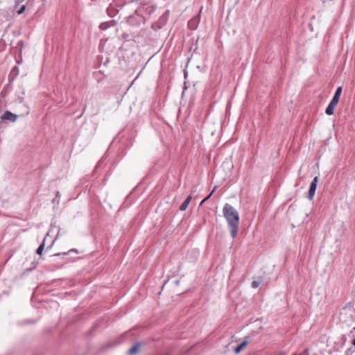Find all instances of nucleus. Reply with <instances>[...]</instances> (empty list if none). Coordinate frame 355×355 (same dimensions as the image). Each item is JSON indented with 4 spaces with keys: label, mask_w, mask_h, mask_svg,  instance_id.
Here are the masks:
<instances>
[{
    "label": "nucleus",
    "mask_w": 355,
    "mask_h": 355,
    "mask_svg": "<svg viewBox=\"0 0 355 355\" xmlns=\"http://www.w3.org/2000/svg\"><path fill=\"white\" fill-rule=\"evenodd\" d=\"M223 213L227 222L231 236L232 238H235L239 230L240 221L239 214L237 210L228 203L225 204L223 209Z\"/></svg>",
    "instance_id": "f257e3e1"
},
{
    "label": "nucleus",
    "mask_w": 355,
    "mask_h": 355,
    "mask_svg": "<svg viewBox=\"0 0 355 355\" xmlns=\"http://www.w3.org/2000/svg\"><path fill=\"white\" fill-rule=\"evenodd\" d=\"M318 181V177H315L314 179L312 180V182L311 183L309 191V198L310 200H312L313 196H314V195H315L316 187H317Z\"/></svg>",
    "instance_id": "f03ea898"
},
{
    "label": "nucleus",
    "mask_w": 355,
    "mask_h": 355,
    "mask_svg": "<svg viewBox=\"0 0 355 355\" xmlns=\"http://www.w3.org/2000/svg\"><path fill=\"white\" fill-rule=\"evenodd\" d=\"M1 118L2 120H8L14 122L16 121L17 116L16 114H14L9 111H6Z\"/></svg>",
    "instance_id": "7ed1b4c3"
},
{
    "label": "nucleus",
    "mask_w": 355,
    "mask_h": 355,
    "mask_svg": "<svg viewBox=\"0 0 355 355\" xmlns=\"http://www.w3.org/2000/svg\"><path fill=\"white\" fill-rule=\"evenodd\" d=\"M342 87H338L334 94V96L333 97V98L331 99V102L336 104V105H338V101H339V99H340V95H341V93H342Z\"/></svg>",
    "instance_id": "20e7f679"
},
{
    "label": "nucleus",
    "mask_w": 355,
    "mask_h": 355,
    "mask_svg": "<svg viewBox=\"0 0 355 355\" xmlns=\"http://www.w3.org/2000/svg\"><path fill=\"white\" fill-rule=\"evenodd\" d=\"M108 42V39H105V40H101V42H100V44H99V49H100V51L101 53H105L107 54H109V46H105V43Z\"/></svg>",
    "instance_id": "39448f33"
},
{
    "label": "nucleus",
    "mask_w": 355,
    "mask_h": 355,
    "mask_svg": "<svg viewBox=\"0 0 355 355\" xmlns=\"http://www.w3.org/2000/svg\"><path fill=\"white\" fill-rule=\"evenodd\" d=\"M337 105L330 102L327 107L326 108L325 112L327 115H332L334 112V109Z\"/></svg>",
    "instance_id": "423d86ee"
},
{
    "label": "nucleus",
    "mask_w": 355,
    "mask_h": 355,
    "mask_svg": "<svg viewBox=\"0 0 355 355\" xmlns=\"http://www.w3.org/2000/svg\"><path fill=\"white\" fill-rule=\"evenodd\" d=\"M198 24V20L197 19H192L188 22V27L191 30H195Z\"/></svg>",
    "instance_id": "0eeeda50"
},
{
    "label": "nucleus",
    "mask_w": 355,
    "mask_h": 355,
    "mask_svg": "<svg viewBox=\"0 0 355 355\" xmlns=\"http://www.w3.org/2000/svg\"><path fill=\"white\" fill-rule=\"evenodd\" d=\"M192 197L191 196H189L186 200H184V202L181 205L180 207V209L181 211H184L187 209V208L188 207V205L191 202V200Z\"/></svg>",
    "instance_id": "6e6552de"
},
{
    "label": "nucleus",
    "mask_w": 355,
    "mask_h": 355,
    "mask_svg": "<svg viewBox=\"0 0 355 355\" xmlns=\"http://www.w3.org/2000/svg\"><path fill=\"white\" fill-rule=\"evenodd\" d=\"M139 347H140V345L139 344H137V345L132 346L129 349V352H128L129 354H130V355L135 354L136 353H137L139 352Z\"/></svg>",
    "instance_id": "1a4fd4ad"
},
{
    "label": "nucleus",
    "mask_w": 355,
    "mask_h": 355,
    "mask_svg": "<svg viewBox=\"0 0 355 355\" xmlns=\"http://www.w3.org/2000/svg\"><path fill=\"white\" fill-rule=\"evenodd\" d=\"M248 343L247 341L242 342L240 345H239L234 349L235 353H239L244 347H246Z\"/></svg>",
    "instance_id": "9d476101"
},
{
    "label": "nucleus",
    "mask_w": 355,
    "mask_h": 355,
    "mask_svg": "<svg viewBox=\"0 0 355 355\" xmlns=\"http://www.w3.org/2000/svg\"><path fill=\"white\" fill-rule=\"evenodd\" d=\"M44 245H45V241L44 240L37 250V254L41 255L42 254L43 250L44 248Z\"/></svg>",
    "instance_id": "9b49d317"
},
{
    "label": "nucleus",
    "mask_w": 355,
    "mask_h": 355,
    "mask_svg": "<svg viewBox=\"0 0 355 355\" xmlns=\"http://www.w3.org/2000/svg\"><path fill=\"white\" fill-rule=\"evenodd\" d=\"M110 22L107 21V22L101 23L99 26V28L101 30H106L110 27Z\"/></svg>",
    "instance_id": "f8f14e48"
},
{
    "label": "nucleus",
    "mask_w": 355,
    "mask_h": 355,
    "mask_svg": "<svg viewBox=\"0 0 355 355\" xmlns=\"http://www.w3.org/2000/svg\"><path fill=\"white\" fill-rule=\"evenodd\" d=\"M26 10V6L25 5H23L21 6V8H19V10L17 11V13L19 15H21Z\"/></svg>",
    "instance_id": "ddd939ff"
},
{
    "label": "nucleus",
    "mask_w": 355,
    "mask_h": 355,
    "mask_svg": "<svg viewBox=\"0 0 355 355\" xmlns=\"http://www.w3.org/2000/svg\"><path fill=\"white\" fill-rule=\"evenodd\" d=\"M216 187H214V189L212 190L211 193L207 197H206L205 199L202 200V201L201 202V204H202L204 202H205L206 200H207L210 198V196L213 194V193L216 190Z\"/></svg>",
    "instance_id": "4468645a"
},
{
    "label": "nucleus",
    "mask_w": 355,
    "mask_h": 355,
    "mask_svg": "<svg viewBox=\"0 0 355 355\" xmlns=\"http://www.w3.org/2000/svg\"><path fill=\"white\" fill-rule=\"evenodd\" d=\"M259 286V282L257 281H253L252 283V287L256 288Z\"/></svg>",
    "instance_id": "2eb2a0df"
},
{
    "label": "nucleus",
    "mask_w": 355,
    "mask_h": 355,
    "mask_svg": "<svg viewBox=\"0 0 355 355\" xmlns=\"http://www.w3.org/2000/svg\"><path fill=\"white\" fill-rule=\"evenodd\" d=\"M59 198H60V192L57 191L54 201L56 200H59Z\"/></svg>",
    "instance_id": "dca6fc26"
},
{
    "label": "nucleus",
    "mask_w": 355,
    "mask_h": 355,
    "mask_svg": "<svg viewBox=\"0 0 355 355\" xmlns=\"http://www.w3.org/2000/svg\"><path fill=\"white\" fill-rule=\"evenodd\" d=\"M109 10H110V7H108V8H107V10L108 15H110V13H109Z\"/></svg>",
    "instance_id": "f3484780"
}]
</instances>
